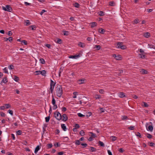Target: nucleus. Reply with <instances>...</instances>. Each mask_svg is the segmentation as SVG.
I'll list each match as a JSON object with an SVG mask.
<instances>
[{"label": "nucleus", "instance_id": "obj_1", "mask_svg": "<svg viewBox=\"0 0 155 155\" xmlns=\"http://www.w3.org/2000/svg\"><path fill=\"white\" fill-rule=\"evenodd\" d=\"M55 91L57 95L59 97H61L63 93V91L61 85H57L55 88Z\"/></svg>", "mask_w": 155, "mask_h": 155}, {"label": "nucleus", "instance_id": "obj_2", "mask_svg": "<svg viewBox=\"0 0 155 155\" xmlns=\"http://www.w3.org/2000/svg\"><path fill=\"white\" fill-rule=\"evenodd\" d=\"M116 47L118 48H120L121 49H125L126 47L125 45H123L122 42H118L117 43Z\"/></svg>", "mask_w": 155, "mask_h": 155}, {"label": "nucleus", "instance_id": "obj_3", "mask_svg": "<svg viewBox=\"0 0 155 155\" xmlns=\"http://www.w3.org/2000/svg\"><path fill=\"white\" fill-rule=\"evenodd\" d=\"M54 117L58 120L62 119L61 114L58 112H55L54 113Z\"/></svg>", "mask_w": 155, "mask_h": 155}, {"label": "nucleus", "instance_id": "obj_4", "mask_svg": "<svg viewBox=\"0 0 155 155\" xmlns=\"http://www.w3.org/2000/svg\"><path fill=\"white\" fill-rule=\"evenodd\" d=\"M55 84V83L52 80H51V83L50 84V91H51V93H53V90L54 86Z\"/></svg>", "mask_w": 155, "mask_h": 155}, {"label": "nucleus", "instance_id": "obj_5", "mask_svg": "<svg viewBox=\"0 0 155 155\" xmlns=\"http://www.w3.org/2000/svg\"><path fill=\"white\" fill-rule=\"evenodd\" d=\"M2 9L3 10L5 11H7L11 12L12 10V9L10 6L8 5H7L6 7H2Z\"/></svg>", "mask_w": 155, "mask_h": 155}, {"label": "nucleus", "instance_id": "obj_6", "mask_svg": "<svg viewBox=\"0 0 155 155\" xmlns=\"http://www.w3.org/2000/svg\"><path fill=\"white\" fill-rule=\"evenodd\" d=\"M152 124L151 122H149V123H147L146 124V126L147 127L149 125H150L148 127V130L147 129V130H150L151 131H153V127L152 125Z\"/></svg>", "mask_w": 155, "mask_h": 155}, {"label": "nucleus", "instance_id": "obj_7", "mask_svg": "<svg viewBox=\"0 0 155 155\" xmlns=\"http://www.w3.org/2000/svg\"><path fill=\"white\" fill-rule=\"evenodd\" d=\"M81 55V54H79L78 55H71L69 57V58H74V59H77L78 58L80 57Z\"/></svg>", "mask_w": 155, "mask_h": 155}, {"label": "nucleus", "instance_id": "obj_8", "mask_svg": "<svg viewBox=\"0 0 155 155\" xmlns=\"http://www.w3.org/2000/svg\"><path fill=\"white\" fill-rule=\"evenodd\" d=\"M113 56L117 60H120L121 59V56L120 55H116L115 54H114L113 55Z\"/></svg>", "mask_w": 155, "mask_h": 155}, {"label": "nucleus", "instance_id": "obj_9", "mask_svg": "<svg viewBox=\"0 0 155 155\" xmlns=\"http://www.w3.org/2000/svg\"><path fill=\"white\" fill-rule=\"evenodd\" d=\"M62 120L64 121H66L68 119V117L66 114H63L62 117Z\"/></svg>", "mask_w": 155, "mask_h": 155}, {"label": "nucleus", "instance_id": "obj_10", "mask_svg": "<svg viewBox=\"0 0 155 155\" xmlns=\"http://www.w3.org/2000/svg\"><path fill=\"white\" fill-rule=\"evenodd\" d=\"M140 71L142 74H147L148 72L147 71L144 69H140Z\"/></svg>", "mask_w": 155, "mask_h": 155}, {"label": "nucleus", "instance_id": "obj_11", "mask_svg": "<svg viewBox=\"0 0 155 155\" xmlns=\"http://www.w3.org/2000/svg\"><path fill=\"white\" fill-rule=\"evenodd\" d=\"M78 45L79 46L82 48L85 47L86 46L85 44L81 42H79L78 43Z\"/></svg>", "mask_w": 155, "mask_h": 155}, {"label": "nucleus", "instance_id": "obj_12", "mask_svg": "<svg viewBox=\"0 0 155 155\" xmlns=\"http://www.w3.org/2000/svg\"><path fill=\"white\" fill-rule=\"evenodd\" d=\"M88 149L89 150V151L90 152H94L96 150V148H95L92 147H90Z\"/></svg>", "mask_w": 155, "mask_h": 155}, {"label": "nucleus", "instance_id": "obj_13", "mask_svg": "<svg viewBox=\"0 0 155 155\" xmlns=\"http://www.w3.org/2000/svg\"><path fill=\"white\" fill-rule=\"evenodd\" d=\"M88 134L90 136H91L94 138L95 137H96V134L92 132H89L88 133Z\"/></svg>", "mask_w": 155, "mask_h": 155}, {"label": "nucleus", "instance_id": "obj_14", "mask_svg": "<svg viewBox=\"0 0 155 155\" xmlns=\"http://www.w3.org/2000/svg\"><path fill=\"white\" fill-rule=\"evenodd\" d=\"M143 36L146 38H148L150 36V33L147 32L144 34Z\"/></svg>", "mask_w": 155, "mask_h": 155}, {"label": "nucleus", "instance_id": "obj_15", "mask_svg": "<svg viewBox=\"0 0 155 155\" xmlns=\"http://www.w3.org/2000/svg\"><path fill=\"white\" fill-rule=\"evenodd\" d=\"M91 26V28L94 27V26H96L97 23L96 22H92L89 24Z\"/></svg>", "mask_w": 155, "mask_h": 155}, {"label": "nucleus", "instance_id": "obj_16", "mask_svg": "<svg viewBox=\"0 0 155 155\" xmlns=\"http://www.w3.org/2000/svg\"><path fill=\"white\" fill-rule=\"evenodd\" d=\"M119 96L121 98H123L125 96V94L123 92H120L119 94Z\"/></svg>", "mask_w": 155, "mask_h": 155}, {"label": "nucleus", "instance_id": "obj_17", "mask_svg": "<svg viewBox=\"0 0 155 155\" xmlns=\"http://www.w3.org/2000/svg\"><path fill=\"white\" fill-rule=\"evenodd\" d=\"M101 48V46L100 45H95L94 46V48L95 49L97 50H99Z\"/></svg>", "mask_w": 155, "mask_h": 155}, {"label": "nucleus", "instance_id": "obj_18", "mask_svg": "<svg viewBox=\"0 0 155 155\" xmlns=\"http://www.w3.org/2000/svg\"><path fill=\"white\" fill-rule=\"evenodd\" d=\"M40 148L39 146H38L36 147L35 150V153L36 154L38 151L40 150Z\"/></svg>", "mask_w": 155, "mask_h": 155}, {"label": "nucleus", "instance_id": "obj_19", "mask_svg": "<svg viewBox=\"0 0 155 155\" xmlns=\"http://www.w3.org/2000/svg\"><path fill=\"white\" fill-rule=\"evenodd\" d=\"M98 31L101 33L104 34L105 31V30L103 28H100L98 30Z\"/></svg>", "mask_w": 155, "mask_h": 155}, {"label": "nucleus", "instance_id": "obj_20", "mask_svg": "<svg viewBox=\"0 0 155 155\" xmlns=\"http://www.w3.org/2000/svg\"><path fill=\"white\" fill-rule=\"evenodd\" d=\"M84 81H85V80L83 79H81V80H79L78 81V83L79 84H82L84 83Z\"/></svg>", "mask_w": 155, "mask_h": 155}, {"label": "nucleus", "instance_id": "obj_21", "mask_svg": "<svg viewBox=\"0 0 155 155\" xmlns=\"http://www.w3.org/2000/svg\"><path fill=\"white\" fill-rule=\"evenodd\" d=\"M98 14H99V15L100 16H103L105 15L104 12H103L102 11H100L99 12Z\"/></svg>", "mask_w": 155, "mask_h": 155}, {"label": "nucleus", "instance_id": "obj_22", "mask_svg": "<svg viewBox=\"0 0 155 155\" xmlns=\"http://www.w3.org/2000/svg\"><path fill=\"white\" fill-rule=\"evenodd\" d=\"M13 79L16 82H18L19 80V78L15 76H14Z\"/></svg>", "mask_w": 155, "mask_h": 155}, {"label": "nucleus", "instance_id": "obj_23", "mask_svg": "<svg viewBox=\"0 0 155 155\" xmlns=\"http://www.w3.org/2000/svg\"><path fill=\"white\" fill-rule=\"evenodd\" d=\"M61 126V127L63 130L65 131L66 130V128L65 124H62Z\"/></svg>", "mask_w": 155, "mask_h": 155}, {"label": "nucleus", "instance_id": "obj_24", "mask_svg": "<svg viewBox=\"0 0 155 155\" xmlns=\"http://www.w3.org/2000/svg\"><path fill=\"white\" fill-rule=\"evenodd\" d=\"M98 143L99 144L100 146L102 147H104V144L102 142L99 141L98 142Z\"/></svg>", "mask_w": 155, "mask_h": 155}, {"label": "nucleus", "instance_id": "obj_25", "mask_svg": "<svg viewBox=\"0 0 155 155\" xmlns=\"http://www.w3.org/2000/svg\"><path fill=\"white\" fill-rule=\"evenodd\" d=\"M40 63L42 64H45V60L43 58H40L39 60Z\"/></svg>", "mask_w": 155, "mask_h": 155}, {"label": "nucleus", "instance_id": "obj_26", "mask_svg": "<svg viewBox=\"0 0 155 155\" xmlns=\"http://www.w3.org/2000/svg\"><path fill=\"white\" fill-rule=\"evenodd\" d=\"M111 139L112 141H114L117 140V137L115 136H111Z\"/></svg>", "mask_w": 155, "mask_h": 155}, {"label": "nucleus", "instance_id": "obj_27", "mask_svg": "<svg viewBox=\"0 0 155 155\" xmlns=\"http://www.w3.org/2000/svg\"><path fill=\"white\" fill-rule=\"evenodd\" d=\"M5 108H9L11 107V105L9 104H6L5 105Z\"/></svg>", "mask_w": 155, "mask_h": 155}, {"label": "nucleus", "instance_id": "obj_28", "mask_svg": "<svg viewBox=\"0 0 155 155\" xmlns=\"http://www.w3.org/2000/svg\"><path fill=\"white\" fill-rule=\"evenodd\" d=\"M75 128L73 129L74 131V130H77V129L79 127V126L78 124H76L75 126Z\"/></svg>", "mask_w": 155, "mask_h": 155}, {"label": "nucleus", "instance_id": "obj_29", "mask_svg": "<svg viewBox=\"0 0 155 155\" xmlns=\"http://www.w3.org/2000/svg\"><path fill=\"white\" fill-rule=\"evenodd\" d=\"M142 103L144 104V105L142 104V106L145 107H148L149 106V105L146 102H143Z\"/></svg>", "mask_w": 155, "mask_h": 155}, {"label": "nucleus", "instance_id": "obj_30", "mask_svg": "<svg viewBox=\"0 0 155 155\" xmlns=\"http://www.w3.org/2000/svg\"><path fill=\"white\" fill-rule=\"evenodd\" d=\"M128 119V117H127L125 116H122V119L123 120H127Z\"/></svg>", "mask_w": 155, "mask_h": 155}, {"label": "nucleus", "instance_id": "obj_31", "mask_svg": "<svg viewBox=\"0 0 155 155\" xmlns=\"http://www.w3.org/2000/svg\"><path fill=\"white\" fill-rule=\"evenodd\" d=\"M64 35H68L69 34V32L68 31H63Z\"/></svg>", "mask_w": 155, "mask_h": 155}, {"label": "nucleus", "instance_id": "obj_32", "mask_svg": "<svg viewBox=\"0 0 155 155\" xmlns=\"http://www.w3.org/2000/svg\"><path fill=\"white\" fill-rule=\"evenodd\" d=\"M35 73H36L35 75H38L40 74H41V71H35Z\"/></svg>", "mask_w": 155, "mask_h": 155}, {"label": "nucleus", "instance_id": "obj_33", "mask_svg": "<svg viewBox=\"0 0 155 155\" xmlns=\"http://www.w3.org/2000/svg\"><path fill=\"white\" fill-rule=\"evenodd\" d=\"M2 81L4 83H6L7 82V80L6 77L3 78Z\"/></svg>", "mask_w": 155, "mask_h": 155}, {"label": "nucleus", "instance_id": "obj_34", "mask_svg": "<svg viewBox=\"0 0 155 155\" xmlns=\"http://www.w3.org/2000/svg\"><path fill=\"white\" fill-rule=\"evenodd\" d=\"M74 6L77 8H79V5L77 3H75L73 4Z\"/></svg>", "mask_w": 155, "mask_h": 155}, {"label": "nucleus", "instance_id": "obj_35", "mask_svg": "<svg viewBox=\"0 0 155 155\" xmlns=\"http://www.w3.org/2000/svg\"><path fill=\"white\" fill-rule=\"evenodd\" d=\"M52 103L53 105H54L55 104V101L54 99L53 96H52Z\"/></svg>", "mask_w": 155, "mask_h": 155}, {"label": "nucleus", "instance_id": "obj_36", "mask_svg": "<svg viewBox=\"0 0 155 155\" xmlns=\"http://www.w3.org/2000/svg\"><path fill=\"white\" fill-rule=\"evenodd\" d=\"M8 68L9 69L12 70L14 68V67L13 65H10Z\"/></svg>", "mask_w": 155, "mask_h": 155}, {"label": "nucleus", "instance_id": "obj_37", "mask_svg": "<svg viewBox=\"0 0 155 155\" xmlns=\"http://www.w3.org/2000/svg\"><path fill=\"white\" fill-rule=\"evenodd\" d=\"M46 74V71L45 70L41 71V74L43 75H45Z\"/></svg>", "mask_w": 155, "mask_h": 155}, {"label": "nucleus", "instance_id": "obj_38", "mask_svg": "<svg viewBox=\"0 0 155 155\" xmlns=\"http://www.w3.org/2000/svg\"><path fill=\"white\" fill-rule=\"evenodd\" d=\"M73 94L74 95V96H73V97L74 98H76V95H78V93L77 92H74L73 93Z\"/></svg>", "mask_w": 155, "mask_h": 155}, {"label": "nucleus", "instance_id": "obj_39", "mask_svg": "<svg viewBox=\"0 0 155 155\" xmlns=\"http://www.w3.org/2000/svg\"><path fill=\"white\" fill-rule=\"evenodd\" d=\"M140 58H145V55L143 53H141L140 54Z\"/></svg>", "mask_w": 155, "mask_h": 155}, {"label": "nucleus", "instance_id": "obj_40", "mask_svg": "<svg viewBox=\"0 0 155 155\" xmlns=\"http://www.w3.org/2000/svg\"><path fill=\"white\" fill-rule=\"evenodd\" d=\"M80 134L82 136H83L84 135V132L83 130H82L80 131Z\"/></svg>", "mask_w": 155, "mask_h": 155}, {"label": "nucleus", "instance_id": "obj_41", "mask_svg": "<svg viewBox=\"0 0 155 155\" xmlns=\"http://www.w3.org/2000/svg\"><path fill=\"white\" fill-rule=\"evenodd\" d=\"M21 42L22 44H24L25 45H27V41L25 40H22L21 41Z\"/></svg>", "mask_w": 155, "mask_h": 155}, {"label": "nucleus", "instance_id": "obj_42", "mask_svg": "<svg viewBox=\"0 0 155 155\" xmlns=\"http://www.w3.org/2000/svg\"><path fill=\"white\" fill-rule=\"evenodd\" d=\"M136 135L138 137H139L140 138H141L142 137H141V136L140 134V133L139 132H137L136 134Z\"/></svg>", "mask_w": 155, "mask_h": 155}, {"label": "nucleus", "instance_id": "obj_43", "mask_svg": "<svg viewBox=\"0 0 155 155\" xmlns=\"http://www.w3.org/2000/svg\"><path fill=\"white\" fill-rule=\"evenodd\" d=\"M45 119L46 122H48L49 121V120H50V117L48 116V117H46L45 118Z\"/></svg>", "mask_w": 155, "mask_h": 155}, {"label": "nucleus", "instance_id": "obj_44", "mask_svg": "<svg viewBox=\"0 0 155 155\" xmlns=\"http://www.w3.org/2000/svg\"><path fill=\"white\" fill-rule=\"evenodd\" d=\"M128 129L130 130H132L134 129V127L133 126H131L128 127Z\"/></svg>", "mask_w": 155, "mask_h": 155}, {"label": "nucleus", "instance_id": "obj_45", "mask_svg": "<svg viewBox=\"0 0 155 155\" xmlns=\"http://www.w3.org/2000/svg\"><path fill=\"white\" fill-rule=\"evenodd\" d=\"M30 27L31 28L32 30H35L36 28V27L34 25H31Z\"/></svg>", "mask_w": 155, "mask_h": 155}, {"label": "nucleus", "instance_id": "obj_46", "mask_svg": "<svg viewBox=\"0 0 155 155\" xmlns=\"http://www.w3.org/2000/svg\"><path fill=\"white\" fill-rule=\"evenodd\" d=\"M94 138L92 137L91 136H90L88 139V140L89 141H91L93 140Z\"/></svg>", "mask_w": 155, "mask_h": 155}, {"label": "nucleus", "instance_id": "obj_47", "mask_svg": "<svg viewBox=\"0 0 155 155\" xmlns=\"http://www.w3.org/2000/svg\"><path fill=\"white\" fill-rule=\"evenodd\" d=\"M147 137L149 138V139H151L152 138V136L150 134H147Z\"/></svg>", "mask_w": 155, "mask_h": 155}, {"label": "nucleus", "instance_id": "obj_48", "mask_svg": "<svg viewBox=\"0 0 155 155\" xmlns=\"http://www.w3.org/2000/svg\"><path fill=\"white\" fill-rule=\"evenodd\" d=\"M17 134L18 135H20L21 134V131L20 130H19L16 132Z\"/></svg>", "mask_w": 155, "mask_h": 155}, {"label": "nucleus", "instance_id": "obj_49", "mask_svg": "<svg viewBox=\"0 0 155 155\" xmlns=\"http://www.w3.org/2000/svg\"><path fill=\"white\" fill-rule=\"evenodd\" d=\"M139 20L138 19H136L133 21V24H137L138 23Z\"/></svg>", "mask_w": 155, "mask_h": 155}, {"label": "nucleus", "instance_id": "obj_50", "mask_svg": "<svg viewBox=\"0 0 155 155\" xmlns=\"http://www.w3.org/2000/svg\"><path fill=\"white\" fill-rule=\"evenodd\" d=\"M114 2H110L109 5L111 6H114Z\"/></svg>", "mask_w": 155, "mask_h": 155}, {"label": "nucleus", "instance_id": "obj_51", "mask_svg": "<svg viewBox=\"0 0 155 155\" xmlns=\"http://www.w3.org/2000/svg\"><path fill=\"white\" fill-rule=\"evenodd\" d=\"M95 97L96 99H99L101 98V96L98 95H95Z\"/></svg>", "mask_w": 155, "mask_h": 155}, {"label": "nucleus", "instance_id": "obj_52", "mask_svg": "<svg viewBox=\"0 0 155 155\" xmlns=\"http://www.w3.org/2000/svg\"><path fill=\"white\" fill-rule=\"evenodd\" d=\"M123 71L122 70H119L118 71V72H117V73H118L117 74L118 75H120L121 74L123 73Z\"/></svg>", "mask_w": 155, "mask_h": 155}, {"label": "nucleus", "instance_id": "obj_53", "mask_svg": "<svg viewBox=\"0 0 155 155\" xmlns=\"http://www.w3.org/2000/svg\"><path fill=\"white\" fill-rule=\"evenodd\" d=\"M3 71H4V72L5 73H6L7 74H8V70H7V69L6 68H5L3 69Z\"/></svg>", "mask_w": 155, "mask_h": 155}, {"label": "nucleus", "instance_id": "obj_54", "mask_svg": "<svg viewBox=\"0 0 155 155\" xmlns=\"http://www.w3.org/2000/svg\"><path fill=\"white\" fill-rule=\"evenodd\" d=\"M118 150L119 151V152L122 153H123L124 151L122 148H120Z\"/></svg>", "mask_w": 155, "mask_h": 155}, {"label": "nucleus", "instance_id": "obj_55", "mask_svg": "<svg viewBox=\"0 0 155 155\" xmlns=\"http://www.w3.org/2000/svg\"><path fill=\"white\" fill-rule=\"evenodd\" d=\"M80 140H77L75 142V144L77 145H79L80 144Z\"/></svg>", "mask_w": 155, "mask_h": 155}, {"label": "nucleus", "instance_id": "obj_56", "mask_svg": "<svg viewBox=\"0 0 155 155\" xmlns=\"http://www.w3.org/2000/svg\"><path fill=\"white\" fill-rule=\"evenodd\" d=\"M26 25H28L30 24V23L29 20H27L26 21Z\"/></svg>", "mask_w": 155, "mask_h": 155}, {"label": "nucleus", "instance_id": "obj_57", "mask_svg": "<svg viewBox=\"0 0 155 155\" xmlns=\"http://www.w3.org/2000/svg\"><path fill=\"white\" fill-rule=\"evenodd\" d=\"M47 146L48 147V148H51L52 147V145L51 143H49L47 144Z\"/></svg>", "mask_w": 155, "mask_h": 155}, {"label": "nucleus", "instance_id": "obj_58", "mask_svg": "<svg viewBox=\"0 0 155 155\" xmlns=\"http://www.w3.org/2000/svg\"><path fill=\"white\" fill-rule=\"evenodd\" d=\"M8 112L12 115H13V111L12 110H8Z\"/></svg>", "mask_w": 155, "mask_h": 155}, {"label": "nucleus", "instance_id": "obj_59", "mask_svg": "<svg viewBox=\"0 0 155 155\" xmlns=\"http://www.w3.org/2000/svg\"><path fill=\"white\" fill-rule=\"evenodd\" d=\"M46 12V10H44V9H43V10H42L41 12L40 13V14L41 15H42L44 13V12Z\"/></svg>", "mask_w": 155, "mask_h": 155}, {"label": "nucleus", "instance_id": "obj_60", "mask_svg": "<svg viewBox=\"0 0 155 155\" xmlns=\"http://www.w3.org/2000/svg\"><path fill=\"white\" fill-rule=\"evenodd\" d=\"M61 40L60 39H58L57 40V43L60 44L61 43Z\"/></svg>", "mask_w": 155, "mask_h": 155}, {"label": "nucleus", "instance_id": "obj_61", "mask_svg": "<svg viewBox=\"0 0 155 155\" xmlns=\"http://www.w3.org/2000/svg\"><path fill=\"white\" fill-rule=\"evenodd\" d=\"M12 35V32L11 31H9L8 33V35L9 36H11Z\"/></svg>", "mask_w": 155, "mask_h": 155}, {"label": "nucleus", "instance_id": "obj_62", "mask_svg": "<svg viewBox=\"0 0 155 155\" xmlns=\"http://www.w3.org/2000/svg\"><path fill=\"white\" fill-rule=\"evenodd\" d=\"M100 110L101 111V113H103L104 112V109L103 108H100Z\"/></svg>", "mask_w": 155, "mask_h": 155}, {"label": "nucleus", "instance_id": "obj_63", "mask_svg": "<svg viewBox=\"0 0 155 155\" xmlns=\"http://www.w3.org/2000/svg\"><path fill=\"white\" fill-rule=\"evenodd\" d=\"M104 92V90L103 89H100L99 91V92L101 94H103Z\"/></svg>", "mask_w": 155, "mask_h": 155}, {"label": "nucleus", "instance_id": "obj_64", "mask_svg": "<svg viewBox=\"0 0 155 155\" xmlns=\"http://www.w3.org/2000/svg\"><path fill=\"white\" fill-rule=\"evenodd\" d=\"M107 153L109 155H112V153L110 150H108Z\"/></svg>", "mask_w": 155, "mask_h": 155}]
</instances>
